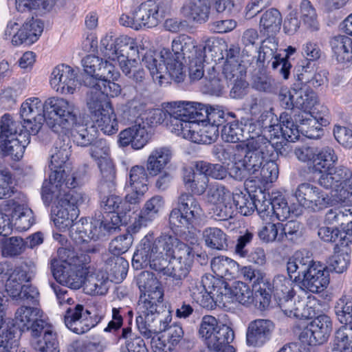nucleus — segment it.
Wrapping results in <instances>:
<instances>
[{
  "label": "nucleus",
  "instance_id": "f257e3e1",
  "mask_svg": "<svg viewBox=\"0 0 352 352\" xmlns=\"http://www.w3.org/2000/svg\"><path fill=\"white\" fill-rule=\"evenodd\" d=\"M153 241V234L142 239L133 256V267L138 270L149 266L155 271L164 272L178 284L192 267L195 255L192 248L167 234Z\"/></svg>",
  "mask_w": 352,
  "mask_h": 352
},
{
  "label": "nucleus",
  "instance_id": "f03ea898",
  "mask_svg": "<svg viewBox=\"0 0 352 352\" xmlns=\"http://www.w3.org/2000/svg\"><path fill=\"white\" fill-rule=\"evenodd\" d=\"M138 285L140 291L136 307L138 329L144 338H151V346L153 352H170L173 347L158 335L166 331L172 320L170 311L163 317L157 311L164 297L162 285L149 272H142L139 275Z\"/></svg>",
  "mask_w": 352,
  "mask_h": 352
},
{
  "label": "nucleus",
  "instance_id": "7ed1b4c3",
  "mask_svg": "<svg viewBox=\"0 0 352 352\" xmlns=\"http://www.w3.org/2000/svg\"><path fill=\"white\" fill-rule=\"evenodd\" d=\"M287 144L283 141L273 142L261 139L259 142H250L219 146L214 154L222 163L232 162L229 168L230 176L238 181L250 179L258 175V171L274 151L281 155L286 151Z\"/></svg>",
  "mask_w": 352,
  "mask_h": 352
},
{
  "label": "nucleus",
  "instance_id": "20e7f679",
  "mask_svg": "<svg viewBox=\"0 0 352 352\" xmlns=\"http://www.w3.org/2000/svg\"><path fill=\"white\" fill-rule=\"evenodd\" d=\"M89 261L87 255L73 250L60 248L57 257L51 260V269L54 278L62 285L79 289L85 285L87 292L93 295H104L108 291L109 278L104 272L88 274L85 265Z\"/></svg>",
  "mask_w": 352,
  "mask_h": 352
},
{
  "label": "nucleus",
  "instance_id": "39448f33",
  "mask_svg": "<svg viewBox=\"0 0 352 352\" xmlns=\"http://www.w3.org/2000/svg\"><path fill=\"white\" fill-rule=\"evenodd\" d=\"M196 41L186 34H182L172 41V52L164 48L160 52H148L142 62L154 77L162 78L164 74L175 81L183 80L185 76L184 60L195 58L197 55Z\"/></svg>",
  "mask_w": 352,
  "mask_h": 352
},
{
  "label": "nucleus",
  "instance_id": "423d86ee",
  "mask_svg": "<svg viewBox=\"0 0 352 352\" xmlns=\"http://www.w3.org/2000/svg\"><path fill=\"white\" fill-rule=\"evenodd\" d=\"M201 103L178 100L164 104L165 113L169 116L168 127L176 135L198 144H210L209 135L199 133L207 132L206 128L201 129L198 122L199 109Z\"/></svg>",
  "mask_w": 352,
  "mask_h": 352
},
{
  "label": "nucleus",
  "instance_id": "0eeeda50",
  "mask_svg": "<svg viewBox=\"0 0 352 352\" xmlns=\"http://www.w3.org/2000/svg\"><path fill=\"white\" fill-rule=\"evenodd\" d=\"M100 52L104 57L118 63L122 73L135 82L140 83L144 80L145 73L135 59L139 50L133 38L126 35L116 37L109 32L102 38Z\"/></svg>",
  "mask_w": 352,
  "mask_h": 352
},
{
  "label": "nucleus",
  "instance_id": "6e6552de",
  "mask_svg": "<svg viewBox=\"0 0 352 352\" xmlns=\"http://www.w3.org/2000/svg\"><path fill=\"white\" fill-rule=\"evenodd\" d=\"M72 145L69 138H59L52 148L50 155L49 168L51 173L49 179L43 182L44 196L49 200V192L54 188L65 187L75 188L82 182L81 175L73 171L69 161L72 153Z\"/></svg>",
  "mask_w": 352,
  "mask_h": 352
},
{
  "label": "nucleus",
  "instance_id": "1a4fd4ad",
  "mask_svg": "<svg viewBox=\"0 0 352 352\" xmlns=\"http://www.w3.org/2000/svg\"><path fill=\"white\" fill-rule=\"evenodd\" d=\"M288 275L295 280H302V286L311 293L323 292L330 283L327 266L314 261L309 252L300 251L290 257L287 263Z\"/></svg>",
  "mask_w": 352,
  "mask_h": 352
},
{
  "label": "nucleus",
  "instance_id": "9d476101",
  "mask_svg": "<svg viewBox=\"0 0 352 352\" xmlns=\"http://www.w3.org/2000/svg\"><path fill=\"white\" fill-rule=\"evenodd\" d=\"M65 187L57 188V191L54 188L49 192V200L44 196L43 188L41 190L42 198L46 204H50L54 200L56 203V209L54 210V216L53 222L55 226L60 231L65 232L69 230L72 237V230L75 224L78 223L74 221L79 215V206L83 204L87 199L85 195L80 191L72 190Z\"/></svg>",
  "mask_w": 352,
  "mask_h": 352
},
{
  "label": "nucleus",
  "instance_id": "9b49d317",
  "mask_svg": "<svg viewBox=\"0 0 352 352\" xmlns=\"http://www.w3.org/2000/svg\"><path fill=\"white\" fill-rule=\"evenodd\" d=\"M126 213L107 212L102 220L95 219L89 222L86 219H81L75 224L72 230V239L77 243L97 240L106 233L116 230L125 220L124 214Z\"/></svg>",
  "mask_w": 352,
  "mask_h": 352
},
{
  "label": "nucleus",
  "instance_id": "f8f14e48",
  "mask_svg": "<svg viewBox=\"0 0 352 352\" xmlns=\"http://www.w3.org/2000/svg\"><path fill=\"white\" fill-rule=\"evenodd\" d=\"M338 161L335 149L329 146L317 148V155L314 161L313 170L320 174L318 179V184L326 189L338 186V182L342 177L350 175V170L344 166L333 168Z\"/></svg>",
  "mask_w": 352,
  "mask_h": 352
},
{
  "label": "nucleus",
  "instance_id": "ddd939ff",
  "mask_svg": "<svg viewBox=\"0 0 352 352\" xmlns=\"http://www.w3.org/2000/svg\"><path fill=\"white\" fill-rule=\"evenodd\" d=\"M204 216L198 199L189 192H183L178 197L177 208L170 212L169 222L173 228L182 232L194 228Z\"/></svg>",
  "mask_w": 352,
  "mask_h": 352
},
{
  "label": "nucleus",
  "instance_id": "4468645a",
  "mask_svg": "<svg viewBox=\"0 0 352 352\" xmlns=\"http://www.w3.org/2000/svg\"><path fill=\"white\" fill-rule=\"evenodd\" d=\"M284 275H276L270 280L265 279L262 281L258 289H256V298H258L261 305L265 308L270 305L272 296L277 302L281 310L284 312V304L293 301L296 298L294 294V283L292 278Z\"/></svg>",
  "mask_w": 352,
  "mask_h": 352
},
{
  "label": "nucleus",
  "instance_id": "2eb2a0df",
  "mask_svg": "<svg viewBox=\"0 0 352 352\" xmlns=\"http://www.w3.org/2000/svg\"><path fill=\"white\" fill-rule=\"evenodd\" d=\"M200 336L205 339L210 350L214 352H235L230 344L234 339L233 331L227 325H219L212 316H205L201 321Z\"/></svg>",
  "mask_w": 352,
  "mask_h": 352
},
{
  "label": "nucleus",
  "instance_id": "dca6fc26",
  "mask_svg": "<svg viewBox=\"0 0 352 352\" xmlns=\"http://www.w3.org/2000/svg\"><path fill=\"white\" fill-rule=\"evenodd\" d=\"M45 115L47 125L55 133L69 129L77 120L74 102L63 98L52 97L45 100Z\"/></svg>",
  "mask_w": 352,
  "mask_h": 352
},
{
  "label": "nucleus",
  "instance_id": "f3484780",
  "mask_svg": "<svg viewBox=\"0 0 352 352\" xmlns=\"http://www.w3.org/2000/svg\"><path fill=\"white\" fill-rule=\"evenodd\" d=\"M104 60L99 56L88 55L82 60L85 75L82 77L83 84L90 88L100 87L101 80L112 79L117 80L120 72L111 60L105 58Z\"/></svg>",
  "mask_w": 352,
  "mask_h": 352
},
{
  "label": "nucleus",
  "instance_id": "a211bd4d",
  "mask_svg": "<svg viewBox=\"0 0 352 352\" xmlns=\"http://www.w3.org/2000/svg\"><path fill=\"white\" fill-rule=\"evenodd\" d=\"M105 314V308L102 305L87 310L85 309L83 305L78 304L67 309L64 322L72 331L76 334H82L100 322Z\"/></svg>",
  "mask_w": 352,
  "mask_h": 352
},
{
  "label": "nucleus",
  "instance_id": "6ab92c4d",
  "mask_svg": "<svg viewBox=\"0 0 352 352\" xmlns=\"http://www.w3.org/2000/svg\"><path fill=\"white\" fill-rule=\"evenodd\" d=\"M221 280L212 275H205L200 280H188V289L192 300L201 307L213 309L218 305L219 287Z\"/></svg>",
  "mask_w": 352,
  "mask_h": 352
},
{
  "label": "nucleus",
  "instance_id": "aec40b11",
  "mask_svg": "<svg viewBox=\"0 0 352 352\" xmlns=\"http://www.w3.org/2000/svg\"><path fill=\"white\" fill-rule=\"evenodd\" d=\"M87 106L95 128L103 133L112 135L118 131V123L111 102L104 98L87 100Z\"/></svg>",
  "mask_w": 352,
  "mask_h": 352
},
{
  "label": "nucleus",
  "instance_id": "412c9836",
  "mask_svg": "<svg viewBox=\"0 0 352 352\" xmlns=\"http://www.w3.org/2000/svg\"><path fill=\"white\" fill-rule=\"evenodd\" d=\"M222 60V74L226 80L234 83L232 90L234 94L237 93V97H240L243 94V89L246 87V82L243 80L246 71L245 66L241 63L239 48L231 45L226 50V57L223 56Z\"/></svg>",
  "mask_w": 352,
  "mask_h": 352
},
{
  "label": "nucleus",
  "instance_id": "4be33fe9",
  "mask_svg": "<svg viewBox=\"0 0 352 352\" xmlns=\"http://www.w3.org/2000/svg\"><path fill=\"white\" fill-rule=\"evenodd\" d=\"M43 22L33 17L28 19L21 28L19 23L15 21H10L4 32V39L9 40L13 45L18 46L26 42L33 43L41 36L43 31Z\"/></svg>",
  "mask_w": 352,
  "mask_h": 352
},
{
  "label": "nucleus",
  "instance_id": "5701e85b",
  "mask_svg": "<svg viewBox=\"0 0 352 352\" xmlns=\"http://www.w3.org/2000/svg\"><path fill=\"white\" fill-rule=\"evenodd\" d=\"M20 116L24 130L29 134L36 135L46 120L45 102L43 103L38 98L27 99L21 106Z\"/></svg>",
  "mask_w": 352,
  "mask_h": 352
},
{
  "label": "nucleus",
  "instance_id": "b1692460",
  "mask_svg": "<svg viewBox=\"0 0 352 352\" xmlns=\"http://www.w3.org/2000/svg\"><path fill=\"white\" fill-rule=\"evenodd\" d=\"M278 42L273 36L264 39L258 50V60L263 63H271L273 69H278L284 79H287L292 65L287 58H281L277 52Z\"/></svg>",
  "mask_w": 352,
  "mask_h": 352
},
{
  "label": "nucleus",
  "instance_id": "393cba45",
  "mask_svg": "<svg viewBox=\"0 0 352 352\" xmlns=\"http://www.w3.org/2000/svg\"><path fill=\"white\" fill-rule=\"evenodd\" d=\"M219 292V296L217 297L219 306L226 307L234 302L248 306L254 302L253 290L241 281L234 283L231 287L221 281Z\"/></svg>",
  "mask_w": 352,
  "mask_h": 352
},
{
  "label": "nucleus",
  "instance_id": "a878e982",
  "mask_svg": "<svg viewBox=\"0 0 352 352\" xmlns=\"http://www.w3.org/2000/svg\"><path fill=\"white\" fill-rule=\"evenodd\" d=\"M42 312L37 308L21 306L16 311L14 325L21 331L31 330L33 337H38L47 322L42 318Z\"/></svg>",
  "mask_w": 352,
  "mask_h": 352
},
{
  "label": "nucleus",
  "instance_id": "bb28decb",
  "mask_svg": "<svg viewBox=\"0 0 352 352\" xmlns=\"http://www.w3.org/2000/svg\"><path fill=\"white\" fill-rule=\"evenodd\" d=\"M284 314L290 318H309L316 316L321 305L319 300L312 295H300L296 296L293 301L284 304Z\"/></svg>",
  "mask_w": 352,
  "mask_h": 352
},
{
  "label": "nucleus",
  "instance_id": "cd10ccee",
  "mask_svg": "<svg viewBox=\"0 0 352 352\" xmlns=\"http://www.w3.org/2000/svg\"><path fill=\"white\" fill-rule=\"evenodd\" d=\"M332 330L331 318L327 315H320L301 332L300 340L309 345L324 343Z\"/></svg>",
  "mask_w": 352,
  "mask_h": 352
},
{
  "label": "nucleus",
  "instance_id": "c85d7f7f",
  "mask_svg": "<svg viewBox=\"0 0 352 352\" xmlns=\"http://www.w3.org/2000/svg\"><path fill=\"white\" fill-rule=\"evenodd\" d=\"M52 87L61 94H73L80 87L74 70L66 65L55 67L50 78Z\"/></svg>",
  "mask_w": 352,
  "mask_h": 352
},
{
  "label": "nucleus",
  "instance_id": "c756f323",
  "mask_svg": "<svg viewBox=\"0 0 352 352\" xmlns=\"http://www.w3.org/2000/svg\"><path fill=\"white\" fill-rule=\"evenodd\" d=\"M1 208L9 214L17 229L21 231L28 230L34 223L32 210L19 199L3 201Z\"/></svg>",
  "mask_w": 352,
  "mask_h": 352
},
{
  "label": "nucleus",
  "instance_id": "7c9ffc66",
  "mask_svg": "<svg viewBox=\"0 0 352 352\" xmlns=\"http://www.w3.org/2000/svg\"><path fill=\"white\" fill-rule=\"evenodd\" d=\"M323 116H314V112H299L294 114V119L299 123L300 132L310 139H318L322 134V127L329 124V120L324 117L327 109L322 107Z\"/></svg>",
  "mask_w": 352,
  "mask_h": 352
},
{
  "label": "nucleus",
  "instance_id": "2f4dec72",
  "mask_svg": "<svg viewBox=\"0 0 352 352\" xmlns=\"http://www.w3.org/2000/svg\"><path fill=\"white\" fill-rule=\"evenodd\" d=\"M142 166H133L129 174V180L126 184L128 193L126 195L127 201L131 204H137L142 196L146 192L148 174Z\"/></svg>",
  "mask_w": 352,
  "mask_h": 352
},
{
  "label": "nucleus",
  "instance_id": "473e14b6",
  "mask_svg": "<svg viewBox=\"0 0 352 352\" xmlns=\"http://www.w3.org/2000/svg\"><path fill=\"white\" fill-rule=\"evenodd\" d=\"M140 121L136 118L132 126L120 131L118 140L120 146L131 145L133 149L140 150L148 142V130Z\"/></svg>",
  "mask_w": 352,
  "mask_h": 352
},
{
  "label": "nucleus",
  "instance_id": "72a5a7b5",
  "mask_svg": "<svg viewBox=\"0 0 352 352\" xmlns=\"http://www.w3.org/2000/svg\"><path fill=\"white\" fill-rule=\"evenodd\" d=\"M300 129L299 123L296 122L294 116L284 112L280 116V124H269L268 133L271 138L285 140L288 142H295L300 137Z\"/></svg>",
  "mask_w": 352,
  "mask_h": 352
},
{
  "label": "nucleus",
  "instance_id": "f704fd0d",
  "mask_svg": "<svg viewBox=\"0 0 352 352\" xmlns=\"http://www.w3.org/2000/svg\"><path fill=\"white\" fill-rule=\"evenodd\" d=\"M207 201L217 206V216L223 219L232 217L233 204L232 193L223 186H212L207 193Z\"/></svg>",
  "mask_w": 352,
  "mask_h": 352
},
{
  "label": "nucleus",
  "instance_id": "c9c22d12",
  "mask_svg": "<svg viewBox=\"0 0 352 352\" xmlns=\"http://www.w3.org/2000/svg\"><path fill=\"white\" fill-rule=\"evenodd\" d=\"M274 325L270 320L256 319L250 322L246 333L249 346H261L271 338Z\"/></svg>",
  "mask_w": 352,
  "mask_h": 352
},
{
  "label": "nucleus",
  "instance_id": "e433bc0d",
  "mask_svg": "<svg viewBox=\"0 0 352 352\" xmlns=\"http://www.w3.org/2000/svg\"><path fill=\"white\" fill-rule=\"evenodd\" d=\"M199 111V125L201 129H206L207 132L203 133L210 136L212 142L217 136V126L223 122L224 112L219 107H207L204 104H201Z\"/></svg>",
  "mask_w": 352,
  "mask_h": 352
},
{
  "label": "nucleus",
  "instance_id": "4c0bfd02",
  "mask_svg": "<svg viewBox=\"0 0 352 352\" xmlns=\"http://www.w3.org/2000/svg\"><path fill=\"white\" fill-rule=\"evenodd\" d=\"M210 8V0H184L181 13L188 21L203 24L209 19Z\"/></svg>",
  "mask_w": 352,
  "mask_h": 352
},
{
  "label": "nucleus",
  "instance_id": "58836bf2",
  "mask_svg": "<svg viewBox=\"0 0 352 352\" xmlns=\"http://www.w3.org/2000/svg\"><path fill=\"white\" fill-rule=\"evenodd\" d=\"M164 206V199L160 195L153 196L147 200L140 215L130 226L131 232H138L141 228L146 226L148 223L158 217L163 210Z\"/></svg>",
  "mask_w": 352,
  "mask_h": 352
},
{
  "label": "nucleus",
  "instance_id": "ea45409f",
  "mask_svg": "<svg viewBox=\"0 0 352 352\" xmlns=\"http://www.w3.org/2000/svg\"><path fill=\"white\" fill-rule=\"evenodd\" d=\"M173 155V150L169 146L154 148L146 160V168L148 175L157 176L162 173L170 163Z\"/></svg>",
  "mask_w": 352,
  "mask_h": 352
},
{
  "label": "nucleus",
  "instance_id": "a19ab883",
  "mask_svg": "<svg viewBox=\"0 0 352 352\" xmlns=\"http://www.w3.org/2000/svg\"><path fill=\"white\" fill-rule=\"evenodd\" d=\"M30 135L26 131H21L16 137L1 139L2 155L9 156L14 160L21 159L25 147L30 142Z\"/></svg>",
  "mask_w": 352,
  "mask_h": 352
},
{
  "label": "nucleus",
  "instance_id": "79ce46f5",
  "mask_svg": "<svg viewBox=\"0 0 352 352\" xmlns=\"http://www.w3.org/2000/svg\"><path fill=\"white\" fill-rule=\"evenodd\" d=\"M182 181L185 188L192 195H201L208 188V178L204 173L195 168L184 169Z\"/></svg>",
  "mask_w": 352,
  "mask_h": 352
},
{
  "label": "nucleus",
  "instance_id": "37998d69",
  "mask_svg": "<svg viewBox=\"0 0 352 352\" xmlns=\"http://www.w3.org/2000/svg\"><path fill=\"white\" fill-rule=\"evenodd\" d=\"M135 10L140 30L143 28H151L159 23L160 21L159 10L154 3L151 1L142 3Z\"/></svg>",
  "mask_w": 352,
  "mask_h": 352
},
{
  "label": "nucleus",
  "instance_id": "c03bdc74",
  "mask_svg": "<svg viewBox=\"0 0 352 352\" xmlns=\"http://www.w3.org/2000/svg\"><path fill=\"white\" fill-rule=\"evenodd\" d=\"M70 137L73 142L80 146L91 145L97 138V131L94 126L78 123L71 124L69 128Z\"/></svg>",
  "mask_w": 352,
  "mask_h": 352
},
{
  "label": "nucleus",
  "instance_id": "a18cd8bd",
  "mask_svg": "<svg viewBox=\"0 0 352 352\" xmlns=\"http://www.w3.org/2000/svg\"><path fill=\"white\" fill-rule=\"evenodd\" d=\"M32 276L22 267H16L12 271L8 282L6 283V290L8 295L15 300H19L23 289V283L29 282Z\"/></svg>",
  "mask_w": 352,
  "mask_h": 352
},
{
  "label": "nucleus",
  "instance_id": "49530a36",
  "mask_svg": "<svg viewBox=\"0 0 352 352\" xmlns=\"http://www.w3.org/2000/svg\"><path fill=\"white\" fill-rule=\"evenodd\" d=\"M330 45L336 59L340 63L352 60V39L345 35L333 36Z\"/></svg>",
  "mask_w": 352,
  "mask_h": 352
},
{
  "label": "nucleus",
  "instance_id": "de8ad7c7",
  "mask_svg": "<svg viewBox=\"0 0 352 352\" xmlns=\"http://www.w3.org/2000/svg\"><path fill=\"white\" fill-rule=\"evenodd\" d=\"M112 79L101 80L100 87L96 86L91 88L87 94V100L102 98L110 102L109 97H116L121 94V87L118 83L113 82Z\"/></svg>",
  "mask_w": 352,
  "mask_h": 352
},
{
  "label": "nucleus",
  "instance_id": "09e8293b",
  "mask_svg": "<svg viewBox=\"0 0 352 352\" xmlns=\"http://www.w3.org/2000/svg\"><path fill=\"white\" fill-rule=\"evenodd\" d=\"M243 128L244 131L245 142H250L252 141L259 142L261 139L270 141L264 135L263 132H268L269 125L265 123L263 118L256 120L255 118L248 119L243 122Z\"/></svg>",
  "mask_w": 352,
  "mask_h": 352
},
{
  "label": "nucleus",
  "instance_id": "8fccbe9b",
  "mask_svg": "<svg viewBox=\"0 0 352 352\" xmlns=\"http://www.w3.org/2000/svg\"><path fill=\"white\" fill-rule=\"evenodd\" d=\"M282 15L274 8L266 10L261 16L259 21L260 32L268 36H273L280 28Z\"/></svg>",
  "mask_w": 352,
  "mask_h": 352
},
{
  "label": "nucleus",
  "instance_id": "3c124183",
  "mask_svg": "<svg viewBox=\"0 0 352 352\" xmlns=\"http://www.w3.org/2000/svg\"><path fill=\"white\" fill-rule=\"evenodd\" d=\"M327 352H352L351 326H342L336 331L333 342Z\"/></svg>",
  "mask_w": 352,
  "mask_h": 352
},
{
  "label": "nucleus",
  "instance_id": "603ef678",
  "mask_svg": "<svg viewBox=\"0 0 352 352\" xmlns=\"http://www.w3.org/2000/svg\"><path fill=\"white\" fill-rule=\"evenodd\" d=\"M147 109L146 103L140 96H135L120 107V117L123 122H131L142 116Z\"/></svg>",
  "mask_w": 352,
  "mask_h": 352
},
{
  "label": "nucleus",
  "instance_id": "864d4df0",
  "mask_svg": "<svg viewBox=\"0 0 352 352\" xmlns=\"http://www.w3.org/2000/svg\"><path fill=\"white\" fill-rule=\"evenodd\" d=\"M211 269L218 276L234 277L239 272V265L234 260L223 256L214 257L211 261Z\"/></svg>",
  "mask_w": 352,
  "mask_h": 352
},
{
  "label": "nucleus",
  "instance_id": "5fc2aeb1",
  "mask_svg": "<svg viewBox=\"0 0 352 352\" xmlns=\"http://www.w3.org/2000/svg\"><path fill=\"white\" fill-rule=\"evenodd\" d=\"M43 337L32 341L34 348L40 352H60L59 344L57 340L56 333L52 327L45 325Z\"/></svg>",
  "mask_w": 352,
  "mask_h": 352
},
{
  "label": "nucleus",
  "instance_id": "6e6d98bb",
  "mask_svg": "<svg viewBox=\"0 0 352 352\" xmlns=\"http://www.w3.org/2000/svg\"><path fill=\"white\" fill-rule=\"evenodd\" d=\"M124 339V346L121 352H148L144 340L132 332L131 327L123 328L119 340Z\"/></svg>",
  "mask_w": 352,
  "mask_h": 352
},
{
  "label": "nucleus",
  "instance_id": "4d7b16f0",
  "mask_svg": "<svg viewBox=\"0 0 352 352\" xmlns=\"http://www.w3.org/2000/svg\"><path fill=\"white\" fill-rule=\"evenodd\" d=\"M294 94L295 107L302 110L301 112H312L318 102L316 93L307 88L297 89Z\"/></svg>",
  "mask_w": 352,
  "mask_h": 352
},
{
  "label": "nucleus",
  "instance_id": "13d9d810",
  "mask_svg": "<svg viewBox=\"0 0 352 352\" xmlns=\"http://www.w3.org/2000/svg\"><path fill=\"white\" fill-rule=\"evenodd\" d=\"M206 245L210 248L222 250L228 247L226 234L218 228H207L203 232Z\"/></svg>",
  "mask_w": 352,
  "mask_h": 352
},
{
  "label": "nucleus",
  "instance_id": "bf43d9fd",
  "mask_svg": "<svg viewBox=\"0 0 352 352\" xmlns=\"http://www.w3.org/2000/svg\"><path fill=\"white\" fill-rule=\"evenodd\" d=\"M280 226V223H274V219L267 221L258 230L259 239L265 243H281Z\"/></svg>",
  "mask_w": 352,
  "mask_h": 352
},
{
  "label": "nucleus",
  "instance_id": "052dcab7",
  "mask_svg": "<svg viewBox=\"0 0 352 352\" xmlns=\"http://www.w3.org/2000/svg\"><path fill=\"white\" fill-rule=\"evenodd\" d=\"M101 207L105 212L127 213L132 210L130 202L126 199L122 201V197L116 195H110L104 197L101 201Z\"/></svg>",
  "mask_w": 352,
  "mask_h": 352
},
{
  "label": "nucleus",
  "instance_id": "680f3d73",
  "mask_svg": "<svg viewBox=\"0 0 352 352\" xmlns=\"http://www.w3.org/2000/svg\"><path fill=\"white\" fill-rule=\"evenodd\" d=\"M233 211L234 208L244 216L252 214L255 210V200H253L248 193L236 192L232 194Z\"/></svg>",
  "mask_w": 352,
  "mask_h": 352
},
{
  "label": "nucleus",
  "instance_id": "e2e57ef3",
  "mask_svg": "<svg viewBox=\"0 0 352 352\" xmlns=\"http://www.w3.org/2000/svg\"><path fill=\"white\" fill-rule=\"evenodd\" d=\"M278 165L274 160L268 157L258 171V175L254 176L252 180H258L263 184L272 183L278 178Z\"/></svg>",
  "mask_w": 352,
  "mask_h": 352
},
{
  "label": "nucleus",
  "instance_id": "0e129e2a",
  "mask_svg": "<svg viewBox=\"0 0 352 352\" xmlns=\"http://www.w3.org/2000/svg\"><path fill=\"white\" fill-rule=\"evenodd\" d=\"M245 134L243 128V122H232L223 126L221 130L222 139L228 142H241L243 143Z\"/></svg>",
  "mask_w": 352,
  "mask_h": 352
},
{
  "label": "nucleus",
  "instance_id": "69168bd1",
  "mask_svg": "<svg viewBox=\"0 0 352 352\" xmlns=\"http://www.w3.org/2000/svg\"><path fill=\"white\" fill-rule=\"evenodd\" d=\"M301 19L311 31L319 30V22L315 8L308 0H302L300 5Z\"/></svg>",
  "mask_w": 352,
  "mask_h": 352
},
{
  "label": "nucleus",
  "instance_id": "338daca9",
  "mask_svg": "<svg viewBox=\"0 0 352 352\" xmlns=\"http://www.w3.org/2000/svg\"><path fill=\"white\" fill-rule=\"evenodd\" d=\"M307 209L313 212H319L327 208L332 204L331 197L316 186Z\"/></svg>",
  "mask_w": 352,
  "mask_h": 352
},
{
  "label": "nucleus",
  "instance_id": "774afa93",
  "mask_svg": "<svg viewBox=\"0 0 352 352\" xmlns=\"http://www.w3.org/2000/svg\"><path fill=\"white\" fill-rule=\"evenodd\" d=\"M335 313L338 320L342 324L352 322V303L351 299L343 294L336 302Z\"/></svg>",
  "mask_w": 352,
  "mask_h": 352
}]
</instances>
